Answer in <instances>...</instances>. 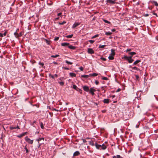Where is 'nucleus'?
I'll list each match as a JSON object with an SVG mask.
<instances>
[{
  "mask_svg": "<svg viewBox=\"0 0 158 158\" xmlns=\"http://www.w3.org/2000/svg\"><path fill=\"white\" fill-rule=\"evenodd\" d=\"M46 43L48 45H49L50 44V42L49 40H45Z\"/></svg>",
  "mask_w": 158,
  "mask_h": 158,
  "instance_id": "obj_40",
  "label": "nucleus"
},
{
  "mask_svg": "<svg viewBox=\"0 0 158 158\" xmlns=\"http://www.w3.org/2000/svg\"><path fill=\"white\" fill-rule=\"evenodd\" d=\"M135 77L137 79H138L139 78V77L138 75H136Z\"/></svg>",
  "mask_w": 158,
  "mask_h": 158,
  "instance_id": "obj_58",
  "label": "nucleus"
},
{
  "mask_svg": "<svg viewBox=\"0 0 158 158\" xmlns=\"http://www.w3.org/2000/svg\"><path fill=\"white\" fill-rule=\"evenodd\" d=\"M52 79H55V77H54V75H53L52 76V77H51Z\"/></svg>",
  "mask_w": 158,
  "mask_h": 158,
  "instance_id": "obj_62",
  "label": "nucleus"
},
{
  "mask_svg": "<svg viewBox=\"0 0 158 158\" xmlns=\"http://www.w3.org/2000/svg\"><path fill=\"white\" fill-rule=\"evenodd\" d=\"M14 35H15V36L16 37H17V36L18 35H19V34H18V33H17V32H15L14 33Z\"/></svg>",
  "mask_w": 158,
  "mask_h": 158,
  "instance_id": "obj_47",
  "label": "nucleus"
},
{
  "mask_svg": "<svg viewBox=\"0 0 158 158\" xmlns=\"http://www.w3.org/2000/svg\"><path fill=\"white\" fill-rule=\"evenodd\" d=\"M100 59L102 60L103 61H106V59L103 57H101Z\"/></svg>",
  "mask_w": 158,
  "mask_h": 158,
  "instance_id": "obj_43",
  "label": "nucleus"
},
{
  "mask_svg": "<svg viewBox=\"0 0 158 158\" xmlns=\"http://www.w3.org/2000/svg\"><path fill=\"white\" fill-rule=\"evenodd\" d=\"M68 47L69 49L73 50H74L76 48V47L75 46H73L72 45H69Z\"/></svg>",
  "mask_w": 158,
  "mask_h": 158,
  "instance_id": "obj_12",
  "label": "nucleus"
},
{
  "mask_svg": "<svg viewBox=\"0 0 158 158\" xmlns=\"http://www.w3.org/2000/svg\"><path fill=\"white\" fill-rule=\"evenodd\" d=\"M83 88L84 90L85 91L88 92L89 91V87L87 86H84Z\"/></svg>",
  "mask_w": 158,
  "mask_h": 158,
  "instance_id": "obj_3",
  "label": "nucleus"
},
{
  "mask_svg": "<svg viewBox=\"0 0 158 158\" xmlns=\"http://www.w3.org/2000/svg\"><path fill=\"white\" fill-rule=\"evenodd\" d=\"M82 140H83L84 143H85L86 142V141L84 139H82Z\"/></svg>",
  "mask_w": 158,
  "mask_h": 158,
  "instance_id": "obj_56",
  "label": "nucleus"
},
{
  "mask_svg": "<svg viewBox=\"0 0 158 158\" xmlns=\"http://www.w3.org/2000/svg\"><path fill=\"white\" fill-rule=\"evenodd\" d=\"M132 68L133 69H134L135 70H138V71H139V70L140 71V69H138L137 67H132Z\"/></svg>",
  "mask_w": 158,
  "mask_h": 158,
  "instance_id": "obj_28",
  "label": "nucleus"
},
{
  "mask_svg": "<svg viewBox=\"0 0 158 158\" xmlns=\"http://www.w3.org/2000/svg\"><path fill=\"white\" fill-rule=\"evenodd\" d=\"M39 64L40 65H41L42 67L43 68L44 67V64L43 63H42V62H39Z\"/></svg>",
  "mask_w": 158,
  "mask_h": 158,
  "instance_id": "obj_33",
  "label": "nucleus"
},
{
  "mask_svg": "<svg viewBox=\"0 0 158 158\" xmlns=\"http://www.w3.org/2000/svg\"><path fill=\"white\" fill-rule=\"evenodd\" d=\"M63 69L66 70H68L69 69V68L66 67H63Z\"/></svg>",
  "mask_w": 158,
  "mask_h": 158,
  "instance_id": "obj_50",
  "label": "nucleus"
},
{
  "mask_svg": "<svg viewBox=\"0 0 158 158\" xmlns=\"http://www.w3.org/2000/svg\"><path fill=\"white\" fill-rule=\"evenodd\" d=\"M22 35V34L21 32H20L19 34V35L17 36V38L21 36Z\"/></svg>",
  "mask_w": 158,
  "mask_h": 158,
  "instance_id": "obj_45",
  "label": "nucleus"
},
{
  "mask_svg": "<svg viewBox=\"0 0 158 158\" xmlns=\"http://www.w3.org/2000/svg\"><path fill=\"white\" fill-rule=\"evenodd\" d=\"M6 31H5L3 34L0 33V37H3V36H5L6 35Z\"/></svg>",
  "mask_w": 158,
  "mask_h": 158,
  "instance_id": "obj_16",
  "label": "nucleus"
},
{
  "mask_svg": "<svg viewBox=\"0 0 158 158\" xmlns=\"http://www.w3.org/2000/svg\"><path fill=\"white\" fill-rule=\"evenodd\" d=\"M73 88L74 89H76V90H77V91H78V89L79 88L77 87V86L76 85H73Z\"/></svg>",
  "mask_w": 158,
  "mask_h": 158,
  "instance_id": "obj_23",
  "label": "nucleus"
},
{
  "mask_svg": "<svg viewBox=\"0 0 158 158\" xmlns=\"http://www.w3.org/2000/svg\"><path fill=\"white\" fill-rule=\"evenodd\" d=\"M27 134V132H24V133H22V134L23 135V136L26 135Z\"/></svg>",
  "mask_w": 158,
  "mask_h": 158,
  "instance_id": "obj_51",
  "label": "nucleus"
},
{
  "mask_svg": "<svg viewBox=\"0 0 158 158\" xmlns=\"http://www.w3.org/2000/svg\"><path fill=\"white\" fill-rule=\"evenodd\" d=\"M62 14V13H59L58 14H57V15L58 16H60Z\"/></svg>",
  "mask_w": 158,
  "mask_h": 158,
  "instance_id": "obj_55",
  "label": "nucleus"
},
{
  "mask_svg": "<svg viewBox=\"0 0 158 158\" xmlns=\"http://www.w3.org/2000/svg\"><path fill=\"white\" fill-rule=\"evenodd\" d=\"M69 44L67 43H62L61 44V46H69Z\"/></svg>",
  "mask_w": 158,
  "mask_h": 158,
  "instance_id": "obj_14",
  "label": "nucleus"
},
{
  "mask_svg": "<svg viewBox=\"0 0 158 158\" xmlns=\"http://www.w3.org/2000/svg\"><path fill=\"white\" fill-rule=\"evenodd\" d=\"M23 136V135H22V134H20L19 135H18L17 136V137L19 138H21V137H22Z\"/></svg>",
  "mask_w": 158,
  "mask_h": 158,
  "instance_id": "obj_39",
  "label": "nucleus"
},
{
  "mask_svg": "<svg viewBox=\"0 0 158 158\" xmlns=\"http://www.w3.org/2000/svg\"><path fill=\"white\" fill-rule=\"evenodd\" d=\"M98 34H97V35H94V36H92L91 38L92 39H94V38H95L97 37H98Z\"/></svg>",
  "mask_w": 158,
  "mask_h": 158,
  "instance_id": "obj_36",
  "label": "nucleus"
},
{
  "mask_svg": "<svg viewBox=\"0 0 158 158\" xmlns=\"http://www.w3.org/2000/svg\"><path fill=\"white\" fill-rule=\"evenodd\" d=\"M94 51L91 48H89L88 49V52L89 54H94Z\"/></svg>",
  "mask_w": 158,
  "mask_h": 158,
  "instance_id": "obj_6",
  "label": "nucleus"
},
{
  "mask_svg": "<svg viewBox=\"0 0 158 158\" xmlns=\"http://www.w3.org/2000/svg\"><path fill=\"white\" fill-rule=\"evenodd\" d=\"M103 21L104 22H105V23H109V24H110V22L106 20H105V19H103Z\"/></svg>",
  "mask_w": 158,
  "mask_h": 158,
  "instance_id": "obj_35",
  "label": "nucleus"
},
{
  "mask_svg": "<svg viewBox=\"0 0 158 158\" xmlns=\"http://www.w3.org/2000/svg\"><path fill=\"white\" fill-rule=\"evenodd\" d=\"M79 69L81 71H82L83 70V68L82 67H81V66L80 67H79Z\"/></svg>",
  "mask_w": 158,
  "mask_h": 158,
  "instance_id": "obj_48",
  "label": "nucleus"
},
{
  "mask_svg": "<svg viewBox=\"0 0 158 158\" xmlns=\"http://www.w3.org/2000/svg\"><path fill=\"white\" fill-rule=\"evenodd\" d=\"M113 158H123L120 155H117L116 156H114Z\"/></svg>",
  "mask_w": 158,
  "mask_h": 158,
  "instance_id": "obj_18",
  "label": "nucleus"
},
{
  "mask_svg": "<svg viewBox=\"0 0 158 158\" xmlns=\"http://www.w3.org/2000/svg\"><path fill=\"white\" fill-rule=\"evenodd\" d=\"M99 82L98 81H95V83L96 85H98V84Z\"/></svg>",
  "mask_w": 158,
  "mask_h": 158,
  "instance_id": "obj_49",
  "label": "nucleus"
},
{
  "mask_svg": "<svg viewBox=\"0 0 158 158\" xmlns=\"http://www.w3.org/2000/svg\"><path fill=\"white\" fill-rule=\"evenodd\" d=\"M111 31H112V32H114V31H115V29H112L111 30Z\"/></svg>",
  "mask_w": 158,
  "mask_h": 158,
  "instance_id": "obj_63",
  "label": "nucleus"
},
{
  "mask_svg": "<svg viewBox=\"0 0 158 158\" xmlns=\"http://www.w3.org/2000/svg\"><path fill=\"white\" fill-rule=\"evenodd\" d=\"M66 23V22L64 21L62 23H59V24L60 25H63L64 24Z\"/></svg>",
  "mask_w": 158,
  "mask_h": 158,
  "instance_id": "obj_37",
  "label": "nucleus"
},
{
  "mask_svg": "<svg viewBox=\"0 0 158 158\" xmlns=\"http://www.w3.org/2000/svg\"><path fill=\"white\" fill-rule=\"evenodd\" d=\"M107 2L108 3L112 4H114L115 3V1H114L111 0H107Z\"/></svg>",
  "mask_w": 158,
  "mask_h": 158,
  "instance_id": "obj_11",
  "label": "nucleus"
},
{
  "mask_svg": "<svg viewBox=\"0 0 158 158\" xmlns=\"http://www.w3.org/2000/svg\"><path fill=\"white\" fill-rule=\"evenodd\" d=\"M129 54L131 56H133V55H135L136 54V53L135 52H130L129 53Z\"/></svg>",
  "mask_w": 158,
  "mask_h": 158,
  "instance_id": "obj_22",
  "label": "nucleus"
},
{
  "mask_svg": "<svg viewBox=\"0 0 158 158\" xmlns=\"http://www.w3.org/2000/svg\"><path fill=\"white\" fill-rule=\"evenodd\" d=\"M102 80H107L108 79V78L107 77H103L102 78Z\"/></svg>",
  "mask_w": 158,
  "mask_h": 158,
  "instance_id": "obj_44",
  "label": "nucleus"
},
{
  "mask_svg": "<svg viewBox=\"0 0 158 158\" xmlns=\"http://www.w3.org/2000/svg\"><path fill=\"white\" fill-rule=\"evenodd\" d=\"M89 144L90 145L92 146H93L95 145V144L93 141H90L89 142Z\"/></svg>",
  "mask_w": 158,
  "mask_h": 158,
  "instance_id": "obj_27",
  "label": "nucleus"
},
{
  "mask_svg": "<svg viewBox=\"0 0 158 158\" xmlns=\"http://www.w3.org/2000/svg\"><path fill=\"white\" fill-rule=\"evenodd\" d=\"M103 102L105 103H109L110 102V100L108 99H104L103 100Z\"/></svg>",
  "mask_w": 158,
  "mask_h": 158,
  "instance_id": "obj_10",
  "label": "nucleus"
},
{
  "mask_svg": "<svg viewBox=\"0 0 158 158\" xmlns=\"http://www.w3.org/2000/svg\"><path fill=\"white\" fill-rule=\"evenodd\" d=\"M112 34L111 32H105V35H110Z\"/></svg>",
  "mask_w": 158,
  "mask_h": 158,
  "instance_id": "obj_26",
  "label": "nucleus"
},
{
  "mask_svg": "<svg viewBox=\"0 0 158 158\" xmlns=\"http://www.w3.org/2000/svg\"><path fill=\"white\" fill-rule=\"evenodd\" d=\"M132 56H125L123 57V58L125 60L132 59Z\"/></svg>",
  "mask_w": 158,
  "mask_h": 158,
  "instance_id": "obj_7",
  "label": "nucleus"
},
{
  "mask_svg": "<svg viewBox=\"0 0 158 158\" xmlns=\"http://www.w3.org/2000/svg\"><path fill=\"white\" fill-rule=\"evenodd\" d=\"M80 154V152L78 151H77L74 153L73 156H77L79 155Z\"/></svg>",
  "mask_w": 158,
  "mask_h": 158,
  "instance_id": "obj_13",
  "label": "nucleus"
},
{
  "mask_svg": "<svg viewBox=\"0 0 158 158\" xmlns=\"http://www.w3.org/2000/svg\"><path fill=\"white\" fill-rule=\"evenodd\" d=\"M20 129L19 127L17 125V126L13 127V126H11L10 127V130H12L14 129Z\"/></svg>",
  "mask_w": 158,
  "mask_h": 158,
  "instance_id": "obj_5",
  "label": "nucleus"
},
{
  "mask_svg": "<svg viewBox=\"0 0 158 158\" xmlns=\"http://www.w3.org/2000/svg\"><path fill=\"white\" fill-rule=\"evenodd\" d=\"M59 56L58 55H52L51 56V57L53 58H56Z\"/></svg>",
  "mask_w": 158,
  "mask_h": 158,
  "instance_id": "obj_31",
  "label": "nucleus"
},
{
  "mask_svg": "<svg viewBox=\"0 0 158 158\" xmlns=\"http://www.w3.org/2000/svg\"><path fill=\"white\" fill-rule=\"evenodd\" d=\"M40 127L42 129H43L44 128V125L42 122H41L40 123Z\"/></svg>",
  "mask_w": 158,
  "mask_h": 158,
  "instance_id": "obj_38",
  "label": "nucleus"
},
{
  "mask_svg": "<svg viewBox=\"0 0 158 158\" xmlns=\"http://www.w3.org/2000/svg\"><path fill=\"white\" fill-rule=\"evenodd\" d=\"M141 61L140 60H136V61H135L134 63H133V65H136L137 64L139 63Z\"/></svg>",
  "mask_w": 158,
  "mask_h": 158,
  "instance_id": "obj_19",
  "label": "nucleus"
},
{
  "mask_svg": "<svg viewBox=\"0 0 158 158\" xmlns=\"http://www.w3.org/2000/svg\"><path fill=\"white\" fill-rule=\"evenodd\" d=\"M54 76V77H56V78L58 77V75L56 74H55Z\"/></svg>",
  "mask_w": 158,
  "mask_h": 158,
  "instance_id": "obj_59",
  "label": "nucleus"
},
{
  "mask_svg": "<svg viewBox=\"0 0 158 158\" xmlns=\"http://www.w3.org/2000/svg\"><path fill=\"white\" fill-rule=\"evenodd\" d=\"M73 34L68 35L66 36V37L67 38H71L73 36Z\"/></svg>",
  "mask_w": 158,
  "mask_h": 158,
  "instance_id": "obj_29",
  "label": "nucleus"
},
{
  "mask_svg": "<svg viewBox=\"0 0 158 158\" xmlns=\"http://www.w3.org/2000/svg\"><path fill=\"white\" fill-rule=\"evenodd\" d=\"M40 141H41V140H44V138H39Z\"/></svg>",
  "mask_w": 158,
  "mask_h": 158,
  "instance_id": "obj_54",
  "label": "nucleus"
},
{
  "mask_svg": "<svg viewBox=\"0 0 158 158\" xmlns=\"http://www.w3.org/2000/svg\"><path fill=\"white\" fill-rule=\"evenodd\" d=\"M24 149L26 150V153H28L29 152V151L27 149V147H26V146L25 147V148H24Z\"/></svg>",
  "mask_w": 158,
  "mask_h": 158,
  "instance_id": "obj_41",
  "label": "nucleus"
},
{
  "mask_svg": "<svg viewBox=\"0 0 158 158\" xmlns=\"http://www.w3.org/2000/svg\"><path fill=\"white\" fill-rule=\"evenodd\" d=\"M98 75V74L96 73H94L92 74H90V76L95 77L97 76Z\"/></svg>",
  "mask_w": 158,
  "mask_h": 158,
  "instance_id": "obj_21",
  "label": "nucleus"
},
{
  "mask_svg": "<svg viewBox=\"0 0 158 158\" xmlns=\"http://www.w3.org/2000/svg\"><path fill=\"white\" fill-rule=\"evenodd\" d=\"M78 89V90L79 91L80 93L81 94H82V90L81 89Z\"/></svg>",
  "mask_w": 158,
  "mask_h": 158,
  "instance_id": "obj_53",
  "label": "nucleus"
},
{
  "mask_svg": "<svg viewBox=\"0 0 158 158\" xmlns=\"http://www.w3.org/2000/svg\"><path fill=\"white\" fill-rule=\"evenodd\" d=\"M53 63L54 64H58V63L57 62H55V61H54L53 62Z\"/></svg>",
  "mask_w": 158,
  "mask_h": 158,
  "instance_id": "obj_60",
  "label": "nucleus"
},
{
  "mask_svg": "<svg viewBox=\"0 0 158 158\" xmlns=\"http://www.w3.org/2000/svg\"><path fill=\"white\" fill-rule=\"evenodd\" d=\"M53 110H55V111H58V110H56L55 108H54L53 109Z\"/></svg>",
  "mask_w": 158,
  "mask_h": 158,
  "instance_id": "obj_61",
  "label": "nucleus"
},
{
  "mask_svg": "<svg viewBox=\"0 0 158 158\" xmlns=\"http://www.w3.org/2000/svg\"><path fill=\"white\" fill-rule=\"evenodd\" d=\"M101 149L105 150L106 148V146L104 144L101 145Z\"/></svg>",
  "mask_w": 158,
  "mask_h": 158,
  "instance_id": "obj_15",
  "label": "nucleus"
},
{
  "mask_svg": "<svg viewBox=\"0 0 158 158\" xmlns=\"http://www.w3.org/2000/svg\"><path fill=\"white\" fill-rule=\"evenodd\" d=\"M69 75L71 77H75L76 76V74L73 73H69Z\"/></svg>",
  "mask_w": 158,
  "mask_h": 158,
  "instance_id": "obj_17",
  "label": "nucleus"
},
{
  "mask_svg": "<svg viewBox=\"0 0 158 158\" xmlns=\"http://www.w3.org/2000/svg\"><path fill=\"white\" fill-rule=\"evenodd\" d=\"M52 76L51 74H49V77H52Z\"/></svg>",
  "mask_w": 158,
  "mask_h": 158,
  "instance_id": "obj_64",
  "label": "nucleus"
},
{
  "mask_svg": "<svg viewBox=\"0 0 158 158\" xmlns=\"http://www.w3.org/2000/svg\"><path fill=\"white\" fill-rule=\"evenodd\" d=\"M111 53L110 54L108 57V59L110 60H113L114 59V56L115 55V50L112 49L111 50Z\"/></svg>",
  "mask_w": 158,
  "mask_h": 158,
  "instance_id": "obj_1",
  "label": "nucleus"
},
{
  "mask_svg": "<svg viewBox=\"0 0 158 158\" xmlns=\"http://www.w3.org/2000/svg\"><path fill=\"white\" fill-rule=\"evenodd\" d=\"M80 24V23H75L72 26L73 28H74L77 26H78Z\"/></svg>",
  "mask_w": 158,
  "mask_h": 158,
  "instance_id": "obj_8",
  "label": "nucleus"
},
{
  "mask_svg": "<svg viewBox=\"0 0 158 158\" xmlns=\"http://www.w3.org/2000/svg\"><path fill=\"white\" fill-rule=\"evenodd\" d=\"M152 3H153L156 6H158V3H157V2L155 1H153L152 2Z\"/></svg>",
  "mask_w": 158,
  "mask_h": 158,
  "instance_id": "obj_24",
  "label": "nucleus"
},
{
  "mask_svg": "<svg viewBox=\"0 0 158 158\" xmlns=\"http://www.w3.org/2000/svg\"><path fill=\"white\" fill-rule=\"evenodd\" d=\"M59 83L60 84V85L61 86H63L64 85V82L61 81L59 82Z\"/></svg>",
  "mask_w": 158,
  "mask_h": 158,
  "instance_id": "obj_34",
  "label": "nucleus"
},
{
  "mask_svg": "<svg viewBox=\"0 0 158 158\" xmlns=\"http://www.w3.org/2000/svg\"><path fill=\"white\" fill-rule=\"evenodd\" d=\"M131 49H130V48H129V49H127L126 51V52H129V51H131Z\"/></svg>",
  "mask_w": 158,
  "mask_h": 158,
  "instance_id": "obj_52",
  "label": "nucleus"
},
{
  "mask_svg": "<svg viewBox=\"0 0 158 158\" xmlns=\"http://www.w3.org/2000/svg\"><path fill=\"white\" fill-rule=\"evenodd\" d=\"M126 60H128V62L130 63H132L133 62V61L134 60L133 59H128Z\"/></svg>",
  "mask_w": 158,
  "mask_h": 158,
  "instance_id": "obj_25",
  "label": "nucleus"
},
{
  "mask_svg": "<svg viewBox=\"0 0 158 158\" xmlns=\"http://www.w3.org/2000/svg\"><path fill=\"white\" fill-rule=\"evenodd\" d=\"M88 41L91 44H93L94 42V41L92 40H89Z\"/></svg>",
  "mask_w": 158,
  "mask_h": 158,
  "instance_id": "obj_42",
  "label": "nucleus"
},
{
  "mask_svg": "<svg viewBox=\"0 0 158 158\" xmlns=\"http://www.w3.org/2000/svg\"><path fill=\"white\" fill-rule=\"evenodd\" d=\"M121 90V89H118L117 90L116 92H118L120 91Z\"/></svg>",
  "mask_w": 158,
  "mask_h": 158,
  "instance_id": "obj_57",
  "label": "nucleus"
},
{
  "mask_svg": "<svg viewBox=\"0 0 158 158\" xmlns=\"http://www.w3.org/2000/svg\"><path fill=\"white\" fill-rule=\"evenodd\" d=\"M25 141L27 142L28 143L30 144H32L33 142V140H31L27 136H26L25 137Z\"/></svg>",
  "mask_w": 158,
  "mask_h": 158,
  "instance_id": "obj_2",
  "label": "nucleus"
},
{
  "mask_svg": "<svg viewBox=\"0 0 158 158\" xmlns=\"http://www.w3.org/2000/svg\"><path fill=\"white\" fill-rule=\"evenodd\" d=\"M59 37H56L54 39V40L57 41L59 40Z\"/></svg>",
  "mask_w": 158,
  "mask_h": 158,
  "instance_id": "obj_46",
  "label": "nucleus"
},
{
  "mask_svg": "<svg viewBox=\"0 0 158 158\" xmlns=\"http://www.w3.org/2000/svg\"><path fill=\"white\" fill-rule=\"evenodd\" d=\"M65 62L67 64H73V63L72 62L69 61L67 60H66Z\"/></svg>",
  "mask_w": 158,
  "mask_h": 158,
  "instance_id": "obj_32",
  "label": "nucleus"
},
{
  "mask_svg": "<svg viewBox=\"0 0 158 158\" xmlns=\"http://www.w3.org/2000/svg\"><path fill=\"white\" fill-rule=\"evenodd\" d=\"M106 46V45H100L99 46V47L98 48H104Z\"/></svg>",
  "mask_w": 158,
  "mask_h": 158,
  "instance_id": "obj_30",
  "label": "nucleus"
},
{
  "mask_svg": "<svg viewBox=\"0 0 158 158\" xmlns=\"http://www.w3.org/2000/svg\"><path fill=\"white\" fill-rule=\"evenodd\" d=\"M96 91V90L93 88L90 89L89 93H90L92 95L94 94V92Z\"/></svg>",
  "mask_w": 158,
  "mask_h": 158,
  "instance_id": "obj_4",
  "label": "nucleus"
},
{
  "mask_svg": "<svg viewBox=\"0 0 158 158\" xmlns=\"http://www.w3.org/2000/svg\"><path fill=\"white\" fill-rule=\"evenodd\" d=\"M101 145L98 144L96 143H95V146H96V148L98 149H101Z\"/></svg>",
  "mask_w": 158,
  "mask_h": 158,
  "instance_id": "obj_9",
  "label": "nucleus"
},
{
  "mask_svg": "<svg viewBox=\"0 0 158 158\" xmlns=\"http://www.w3.org/2000/svg\"><path fill=\"white\" fill-rule=\"evenodd\" d=\"M90 76V74L89 75H82L81 77L83 78H88Z\"/></svg>",
  "mask_w": 158,
  "mask_h": 158,
  "instance_id": "obj_20",
  "label": "nucleus"
}]
</instances>
